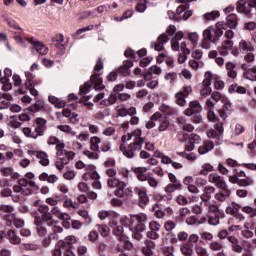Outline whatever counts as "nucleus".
Here are the masks:
<instances>
[{"label": "nucleus", "instance_id": "5", "mask_svg": "<svg viewBox=\"0 0 256 256\" xmlns=\"http://www.w3.org/2000/svg\"><path fill=\"white\" fill-rule=\"evenodd\" d=\"M91 87H93L95 91H103V89H105V85H103V78L97 74H93L90 80L80 87V95H87Z\"/></svg>", "mask_w": 256, "mask_h": 256}, {"label": "nucleus", "instance_id": "44", "mask_svg": "<svg viewBox=\"0 0 256 256\" xmlns=\"http://www.w3.org/2000/svg\"><path fill=\"white\" fill-rule=\"evenodd\" d=\"M229 93H238L239 95H245V93H247V88L239 86L238 84H232L229 87Z\"/></svg>", "mask_w": 256, "mask_h": 256}, {"label": "nucleus", "instance_id": "63", "mask_svg": "<svg viewBox=\"0 0 256 256\" xmlns=\"http://www.w3.org/2000/svg\"><path fill=\"white\" fill-rule=\"evenodd\" d=\"M3 221H5L7 227H11L15 221V214L10 213L3 216Z\"/></svg>", "mask_w": 256, "mask_h": 256}, {"label": "nucleus", "instance_id": "22", "mask_svg": "<svg viewBox=\"0 0 256 256\" xmlns=\"http://www.w3.org/2000/svg\"><path fill=\"white\" fill-rule=\"evenodd\" d=\"M28 155H36L37 159H40V165H43V167H47V165H49V158H47L48 156L45 152L29 150Z\"/></svg>", "mask_w": 256, "mask_h": 256}, {"label": "nucleus", "instance_id": "36", "mask_svg": "<svg viewBox=\"0 0 256 256\" xmlns=\"http://www.w3.org/2000/svg\"><path fill=\"white\" fill-rule=\"evenodd\" d=\"M183 189V184L181 182H171L165 188L166 193H174V191H181Z\"/></svg>", "mask_w": 256, "mask_h": 256}, {"label": "nucleus", "instance_id": "47", "mask_svg": "<svg viewBox=\"0 0 256 256\" xmlns=\"http://www.w3.org/2000/svg\"><path fill=\"white\" fill-rule=\"evenodd\" d=\"M52 215L62 221V227H65V213L61 212L59 207H53L51 210Z\"/></svg>", "mask_w": 256, "mask_h": 256}, {"label": "nucleus", "instance_id": "39", "mask_svg": "<svg viewBox=\"0 0 256 256\" xmlns=\"http://www.w3.org/2000/svg\"><path fill=\"white\" fill-rule=\"evenodd\" d=\"M239 50L243 51V53H249L250 51H255V47H253V44H251L250 42L241 40L239 42Z\"/></svg>", "mask_w": 256, "mask_h": 256}, {"label": "nucleus", "instance_id": "30", "mask_svg": "<svg viewBox=\"0 0 256 256\" xmlns=\"http://www.w3.org/2000/svg\"><path fill=\"white\" fill-rule=\"evenodd\" d=\"M215 191H217L215 186H211V185L205 186L203 189V195H202L203 203H205V201H209V199H211V197H213Z\"/></svg>", "mask_w": 256, "mask_h": 256}, {"label": "nucleus", "instance_id": "50", "mask_svg": "<svg viewBox=\"0 0 256 256\" xmlns=\"http://www.w3.org/2000/svg\"><path fill=\"white\" fill-rule=\"evenodd\" d=\"M251 185H253L252 177L246 176L238 180V187H251Z\"/></svg>", "mask_w": 256, "mask_h": 256}, {"label": "nucleus", "instance_id": "7", "mask_svg": "<svg viewBox=\"0 0 256 256\" xmlns=\"http://www.w3.org/2000/svg\"><path fill=\"white\" fill-rule=\"evenodd\" d=\"M130 229H136V231H145L147 229L148 217L145 213L135 214L130 216Z\"/></svg>", "mask_w": 256, "mask_h": 256}, {"label": "nucleus", "instance_id": "17", "mask_svg": "<svg viewBox=\"0 0 256 256\" xmlns=\"http://www.w3.org/2000/svg\"><path fill=\"white\" fill-rule=\"evenodd\" d=\"M233 45L234 43L232 40H224L221 43V46L218 47L219 55H221L222 57H227V55H229V52L232 51Z\"/></svg>", "mask_w": 256, "mask_h": 256}, {"label": "nucleus", "instance_id": "25", "mask_svg": "<svg viewBox=\"0 0 256 256\" xmlns=\"http://www.w3.org/2000/svg\"><path fill=\"white\" fill-rule=\"evenodd\" d=\"M213 149H215V143L207 140L198 148V153L199 155H207V153H209V151H213Z\"/></svg>", "mask_w": 256, "mask_h": 256}, {"label": "nucleus", "instance_id": "49", "mask_svg": "<svg viewBox=\"0 0 256 256\" xmlns=\"http://www.w3.org/2000/svg\"><path fill=\"white\" fill-rule=\"evenodd\" d=\"M225 211L227 215H232V217H235V219H238L239 221H243V219H245L243 214L237 213L232 206H228Z\"/></svg>", "mask_w": 256, "mask_h": 256}, {"label": "nucleus", "instance_id": "59", "mask_svg": "<svg viewBox=\"0 0 256 256\" xmlns=\"http://www.w3.org/2000/svg\"><path fill=\"white\" fill-rule=\"evenodd\" d=\"M26 82L25 87H31V85H35V75L31 72H25Z\"/></svg>", "mask_w": 256, "mask_h": 256}, {"label": "nucleus", "instance_id": "29", "mask_svg": "<svg viewBox=\"0 0 256 256\" xmlns=\"http://www.w3.org/2000/svg\"><path fill=\"white\" fill-rule=\"evenodd\" d=\"M237 67V65L233 62H227L226 63V73H227V77H229L230 79H236L237 78V70H235Z\"/></svg>", "mask_w": 256, "mask_h": 256}, {"label": "nucleus", "instance_id": "60", "mask_svg": "<svg viewBox=\"0 0 256 256\" xmlns=\"http://www.w3.org/2000/svg\"><path fill=\"white\" fill-rule=\"evenodd\" d=\"M180 251L182 255H185V256L193 255V248H191L189 244H183L182 246H180Z\"/></svg>", "mask_w": 256, "mask_h": 256}, {"label": "nucleus", "instance_id": "1", "mask_svg": "<svg viewBox=\"0 0 256 256\" xmlns=\"http://www.w3.org/2000/svg\"><path fill=\"white\" fill-rule=\"evenodd\" d=\"M143 132L141 129H136L132 133H128L122 136V144L120 145V151L127 159H133L141 149L145 140L141 137Z\"/></svg>", "mask_w": 256, "mask_h": 256}, {"label": "nucleus", "instance_id": "31", "mask_svg": "<svg viewBox=\"0 0 256 256\" xmlns=\"http://www.w3.org/2000/svg\"><path fill=\"white\" fill-rule=\"evenodd\" d=\"M48 100L52 105H54L57 109H62L61 114L65 117V101H60L59 98L55 96H49Z\"/></svg>", "mask_w": 256, "mask_h": 256}, {"label": "nucleus", "instance_id": "2", "mask_svg": "<svg viewBox=\"0 0 256 256\" xmlns=\"http://www.w3.org/2000/svg\"><path fill=\"white\" fill-rule=\"evenodd\" d=\"M223 24L217 23L215 26H210L203 32L202 49H211V43H215L219 37H223Z\"/></svg>", "mask_w": 256, "mask_h": 256}, {"label": "nucleus", "instance_id": "23", "mask_svg": "<svg viewBox=\"0 0 256 256\" xmlns=\"http://www.w3.org/2000/svg\"><path fill=\"white\" fill-rule=\"evenodd\" d=\"M2 177H11V179H19L21 175L13 169V167H2L0 168Z\"/></svg>", "mask_w": 256, "mask_h": 256}, {"label": "nucleus", "instance_id": "37", "mask_svg": "<svg viewBox=\"0 0 256 256\" xmlns=\"http://www.w3.org/2000/svg\"><path fill=\"white\" fill-rule=\"evenodd\" d=\"M65 229H69V227H71L72 225V229H81L82 224L79 220H74L71 222H69V220L71 219V216H69V214H65Z\"/></svg>", "mask_w": 256, "mask_h": 256}, {"label": "nucleus", "instance_id": "42", "mask_svg": "<svg viewBox=\"0 0 256 256\" xmlns=\"http://www.w3.org/2000/svg\"><path fill=\"white\" fill-rule=\"evenodd\" d=\"M39 181H47V183H55L57 181V176L52 174L49 175L46 172H43L38 177Z\"/></svg>", "mask_w": 256, "mask_h": 256}, {"label": "nucleus", "instance_id": "62", "mask_svg": "<svg viewBox=\"0 0 256 256\" xmlns=\"http://www.w3.org/2000/svg\"><path fill=\"white\" fill-rule=\"evenodd\" d=\"M0 83H2V89L4 91H11L13 89V84L7 78H0Z\"/></svg>", "mask_w": 256, "mask_h": 256}, {"label": "nucleus", "instance_id": "46", "mask_svg": "<svg viewBox=\"0 0 256 256\" xmlns=\"http://www.w3.org/2000/svg\"><path fill=\"white\" fill-rule=\"evenodd\" d=\"M254 205H255V208H253L251 206L242 207V212L246 213V215H249V217H251V219L256 217V198L254 199Z\"/></svg>", "mask_w": 256, "mask_h": 256}, {"label": "nucleus", "instance_id": "57", "mask_svg": "<svg viewBox=\"0 0 256 256\" xmlns=\"http://www.w3.org/2000/svg\"><path fill=\"white\" fill-rule=\"evenodd\" d=\"M95 229L98 233H100L102 237H107V235H109V228L107 227V225L97 224L95 226Z\"/></svg>", "mask_w": 256, "mask_h": 256}, {"label": "nucleus", "instance_id": "20", "mask_svg": "<svg viewBox=\"0 0 256 256\" xmlns=\"http://www.w3.org/2000/svg\"><path fill=\"white\" fill-rule=\"evenodd\" d=\"M135 191L137 192V195L139 197V206L142 209H144L147 206V203H149V197L147 196V191L141 188H135Z\"/></svg>", "mask_w": 256, "mask_h": 256}, {"label": "nucleus", "instance_id": "55", "mask_svg": "<svg viewBox=\"0 0 256 256\" xmlns=\"http://www.w3.org/2000/svg\"><path fill=\"white\" fill-rule=\"evenodd\" d=\"M187 97L183 96V94H181L180 92L175 94V101L176 104L179 105V107H185V105H187Z\"/></svg>", "mask_w": 256, "mask_h": 256}, {"label": "nucleus", "instance_id": "40", "mask_svg": "<svg viewBox=\"0 0 256 256\" xmlns=\"http://www.w3.org/2000/svg\"><path fill=\"white\" fill-rule=\"evenodd\" d=\"M237 14H229L226 17V26L229 27L230 29H235L237 27Z\"/></svg>", "mask_w": 256, "mask_h": 256}, {"label": "nucleus", "instance_id": "16", "mask_svg": "<svg viewBox=\"0 0 256 256\" xmlns=\"http://www.w3.org/2000/svg\"><path fill=\"white\" fill-rule=\"evenodd\" d=\"M35 130L34 133L37 137H43L45 135V131H47V120L45 118H36L35 119Z\"/></svg>", "mask_w": 256, "mask_h": 256}, {"label": "nucleus", "instance_id": "61", "mask_svg": "<svg viewBox=\"0 0 256 256\" xmlns=\"http://www.w3.org/2000/svg\"><path fill=\"white\" fill-rule=\"evenodd\" d=\"M64 36L62 34H56L54 37H52V42L55 43V45L58 47V49H61L63 47Z\"/></svg>", "mask_w": 256, "mask_h": 256}, {"label": "nucleus", "instance_id": "51", "mask_svg": "<svg viewBox=\"0 0 256 256\" xmlns=\"http://www.w3.org/2000/svg\"><path fill=\"white\" fill-rule=\"evenodd\" d=\"M157 123H159L158 131L160 133H163V131H167V128L170 125L169 120L163 119V114H161V120H157Z\"/></svg>", "mask_w": 256, "mask_h": 256}, {"label": "nucleus", "instance_id": "15", "mask_svg": "<svg viewBox=\"0 0 256 256\" xmlns=\"http://www.w3.org/2000/svg\"><path fill=\"white\" fill-rule=\"evenodd\" d=\"M166 43H169V35H167L166 33H163L160 36H158L156 42H152L150 44V47L152 49H155V51H163V49H165Z\"/></svg>", "mask_w": 256, "mask_h": 256}, {"label": "nucleus", "instance_id": "19", "mask_svg": "<svg viewBox=\"0 0 256 256\" xmlns=\"http://www.w3.org/2000/svg\"><path fill=\"white\" fill-rule=\"evenodd\" d=\"M155 242H153L152 240L146 239L144 240V245L142 247V253L145 256H153L155 251Z\"/></svg>", "mask_w": 256, "mask_h": 256}, {"label": "nucleus", "instance_id": "33", "mask_svg": "<svg viewBox=\"0 0 256 256\" xmlns=\"http://www.w3.org/2000/svg\"><path fill=\"white\" fill-rule=\"evenodd\" d=\"M228 241L231 243V249L234 253H243V247L239 245V240L235 236H229Z\"/></svg>", "mask_w": 256, "mask_h": 256}, {"label": "nucleus", "instance_id": "6", "mask_svg": "<svg viewBox=\"0 0 256 256\" xmlns=\"http://www.w3.org/2000/svg\"><path fill=\"white\" fill-rule=\"evenodd\" d=\"M236 10L242 15L256 17V0H239L236 3Z\"/></svg>", "mask_w": 256, "mask_h": 256}, {"label": "nucleus", "instance_id": "45", "mask_svg": "<svg viewBox=\"0 0 256 256\" xmlns=\"http://www.w3.org/2000/svg\"><path fill=\"white\" fill-rule=\"evenodd\" d=\"M213 171H215V167H213V165H211L210 163H204L201 166L199 175L207 176V175H209V173H213Z\"/></svg>", "mask_w": 256, "mask_h": 256}, {"label": "nucleus", "instance_id": "4", "mask_svg": "<svg viewBox=\"0 0 256 256\" xmlns=\"http://www.w3.org/2000/svg\"><path fill=\"white\" fill-rule=\"evenodd\" d=\"M65 117L68 119L71 123L75 124L77 123V117L79 115L75 113V109H77V95L75 94H69L67 96V101L65 102Z\"/></svg>", "mask_w": 256, "mask_h": 256}, {"label": "nucleus", "instance_id": "35", "mask_svg": "<svg viewBox=\"0 0 256 256\" xmlns=\"http://www.w3.org/2000/svg\"><path fill=\"white\" fill-rule=\"evenodd\" d=\"M102 141H101V138H99L98 136H93L90 138V149L91 151H94V152H98L100 151L101 149V145Z\"/></svg>", "mask_w": 256, "mask_h": 256}, {"label": "nucleus", "instance_id": "53", "mask_svg": "<svg viewBox=\"0 0 256 256\" xmlns=\"http://www.w3.org/2000/svg\"><path fill=\"white\" fill-rule=\"evenodd\" d=\"M204 77L205 79L202 82L203 87H211V81H213V79H216L213 73H211L210 71H207Z\"/></svg>", "mask_w": 256, "mask_h": 256}, {"label": "nucleus", "instance_id": "3", "mask_svg": "<svg viewBox=\"0 0 256 256\" xmlns=\"http://www.w3.org/2000/svg\"><path fill=\"white\" fill-rule=\"evenodd\" d=\"M47 143L48 145H56V155L58 160L56 161L55 165L59 171L63 170L65 167V162L63 161V159H65V157H63V153L65 151V143L61 142L59 138L55 136H50Z\"/></svg>", "mask_w": 256, "mask_h": 256}, {"label": "nucleus", "instance_id": "58", "mask_svg": "<svg viewBox=\"0 0 256 256\" xmlns=\"http://www.w3.org/2000/svg\"><path fill=\"white\" fill-rule=\"evenodd\" d=\"M83 179L84 181H89V179L93 181V179H101V176L99 175V173H97V171H93V172L84 173Z\"/></svg>", "mask_w": 256, "mask_h": 256}, {"label": "nucleus", "instance_id": "14", "mask_svg": "<svg viewBox=\"0 0 256 256\" xmlns=\"http://www.w3.org/2000/svg\"><path fill=\"white\" fill-rule=\"evenodd\" d=\"M33 217H34V225L36 226L37 235L39 237H45V235H47V228L43 225L44 222L43 220H41V216L39 215V213L34 212Z\"/></svg>", "mask_w": 256, "mask_h": 256}, {"label": "nucleus", "instance_id": "18", "mask_svg": "<svg viewBox=\"0 0 256 256\" xmlns=\"http://www.w3.org/2000/svg\"><path fill=\"white\" fill-rule=\"evenodd\" d=\"M116 111L118 117H127V115H137L136 107L127 108L125 106H117Z\"/></svg>", "mask_w": 256, "mask_h": 256}, {"label": "nucleus", "instance_id": "54", "mask_svg": "<svg viewBox=\"0 0 256 256\" xmlns=\"http://www.w3.org/2000/svg\"><path fill=\"white\" fill-rule=\"evenodd\" d=\"M210 251H213V253H219V251H223V244L221 242L212 241L209 244Z\"/></svg>", "mask_w": 256, "mask_h": 256}, {"label": "nucleus", "instance_id": "27", "mask_svg": "<svg viewBox=\"0 0 256 256\" xmlns=\"http://www.w3.org/2000/svg\"><path fill=\"white\" fill-rule=\"evenodd\" d=\"M45 109V102L43 100H37L34 105L29 106L24 111H29V113H39Z\"/></svg>", "mask_w": 256, "mask_h": 256}, {"label": "nucleus", "instance_id": "38", "mask_svg": "<svg viewBox=\"0 0 256 256\" xmlns=\"http://www.w3.org/2000/svg\"><path fill=\"white\" fill-rule=\"evenodd\" d=\"M7 239L12 245H19V243H21V238L17 236V232H15V230H8Z\"/></svg>", "mask_w": 256, "mask_h": 256}, {"label": "nucleus", "instance_id": "43", "mask_svg": "<svg viewBox=\"0 0 256 256\" xmlns=\"http://www.w3.org/2000/svg\"><path fill=\"white\" fill-rule=\"evenodd\" d=\"M244 79H248V81H256V66H252L243 73Z\"/></svg>", "mask_w": 256, "mask_h": 256}, {"label": "nucleus", "instance_id": "11", "mask_svg": "<svg viewBox=\"0 0 256 256\" xmlns=\"http://www.w3.org/2000/svg\"><path fill=\"white\" fill-rule=\"evenodd\" d=\"M203 111V106L199 100H192L189 102L188 108L184 110V115L186 117H193L194 114L201 113Z\"/></svg>", "mask_w": 256, "mask_h": 256}, {"label": "nucleus", "instance_id": "64", "mask_svg": "<svg viewBox=\"0 0 256 256\" xmlns=\"http://www.w3.org/2000/svg\"><path fill=\"white\" fill-rule=\"evenodd\" d=\"M219 17V11H212L204 14V19L206 21H215Z\"/></svg>", "mask_w": 256, "mask_h": 256}, {"label": "nucleus", "instance_id": "12", "mask_svg": "<svg viewBox=\"0 0 256 256\" xmlns=\"http://www.w3.org/2000/svg\"><path fill=\"white\" fill-rule=\"evenodd\" d=\"M149 231L146 232L148 239L157 240L159 239V231H161V224L157 221H151L148 224Z\"/></svg>", "mask_w": 256, "mask_h": 256}, {"label": "nucleus", "instance_id": "56", "mask_svg": "<svg viewBox=\"0 0 256 256\" xmlns=\"http://www.w3.org/2000/svg\"><path fill=\"white\" fill-rule=\"evenodd\" d=\"M219 219H221V214H212V215L210 214L208 216V225H214V226L219 225L220 223Z\"/></svg>", "mask_w": 256, "mask_h": 256}, {"label": "nucleus", "instance_id": "13", "mask_svg": "<svg viewBox=\"0 0 256 256\" xmlns=\"http://www.w3.org/2000/svg\"><path fill=\"white\" fill-rule=\"evenodd\" d=\"M25 41H28L39 55H47V53H49V48L42 42L35 40L33 37H26Z\"/></svg>", "mask_w": 256, "mask_h": 256}, {"label": "nucleus", "instance_id": "52", "mask_svg": "<svg viewBox=\"0 0 256 256\" xmlns=\"http://www.w3.org/2000/svg\"><path fill=\"white\" fill-rule=\"evenodd\" d=\"M61 249H65V241L63 240H59L56 245H55V249L52 252L53 256H61L63 255V253L61 252Z\"/></svg>", "mask_w": 256, "mask_h": 256}, {"label": "nucleus", "instance_id": "8", "mask_svg": "<svg viewBox=\"0 0 256 256\" xmlns=\"http://www.w3.org/2000/svg\"><path fill=\"white\" fill-rule=\"evenodd\" d=\"M109 226L112 229V233L117 237L123 235V226L119 224L120 216L117 212L112 211L109 218Z\"/></svg>", "mask_w": 256, "mask_h": 256}, {"label": "nucleus", "instance_id": "41", "mask_svg": "<svg viewBox=\"0 0 256 256\" xmlns=\"http://www.w3.org/2000/svg\"><path fill=\"white\" fill-rule=\"evenodd\" d=\"M217 55V50H212L209 52L208 57L210 59H215V63H217L219 67H223V65H225V59H223V57H217Z\"/></svg>", "mask_w": 256, "mask_h": 256}, {"label": "nucleus", "instance_id": "24", "mask_svg": "<svg viewBox=\"0 0 256 256\" xmlns=\"http://www.w3.org/2000/svg\"><path fill=\"white\" fill-rule=\"evenodd\" d=\"M147 171H149V169H147L146 167H138L134 169V172L137 175V179L141 182L148 181L151 173L147 174Z\"/></svg>", "mask_w": 256, "mask_h": 256}, {"label": "nucleus", "instance_id": "28", "mask_svg": "<svg viewBox=\"0 0 256 256\" xmlns=\"http://www.w3.org/2000/svg\"><path fill=\"white\" fill-rule=\"evenodd\" d=\"M230 196H231V189H229V188L220 189V192H217L215 194V199H216V201L223 203L224 201L227 200V197H230Z\"/></svg>", "mask_w": 256, "mask_h": 256}, {"label": "nucleus", "instance_id": "34", "mask_svg": "<svg viewBox=\"0 0 256 256\" xmlns=\"http://www.w3.org/2000/svg\"><path fill=\"white\" fill-rule=\"evenodd\" d=\"M157 121H161V113L155 112L145 124L146 129H153Z\"/></svg>", "mask_w": 256, "mask_h": 256}, {"label": "nucleus", "instance_id": "9", "mask_svg": "<svg viewBox=\"0 0 256 256\" xmlns=\"http://www.w3.org/2000/svg\"><path fill=\"white\" fill-rule=\"evenodd\" d=\"M208 181L212 185L216 186L217 189H228L229 185L227 184V181L225 180V177L219 175V173H211L208 175Z\"/></svg>", "mask_w": 256, "mask_h": 256}, {"label": "nucleus", "instance_id": "10", "mask_svg": "<svg viewBox=\"0 0 256 256\" xmlns=\"http://www.w3.org/2000/svg\"><path fill=\"white\" fill-rule=\"evenodd\" d=\"M38 212L41 214L40 219L42 222H46L47 225H55L53 220V213L49 211V206L43 204L38 207Z\"/></svg>", "mask_w": 256, "mask_h": 256}, {"label": "nucleus", "instance_id": "48", "mask_svg": "<svg viewBox=\"0 0 256 256\" xmlns=\"http://www.w3.org/2000/svg\"><path fill=\"white\" fill-rule=\"evenodd\" d=\"M154 157H156L157 159H161V163H163L164 165H169V163H171V158L163 154V152L161 151H155Z\"/></svg>", "mask_w": 256, "mask_h": 256}, {"label": "nucleus", "instance_id": "26", "mask_svg": "<svg viewBox=\"0 0 256 256\" xmlns=\"http://www.w3.org/2000/svg\"><path fill=\"white\" fill-rule=\"evenodd\" d=\"M107 185L111 189H117L119 187H127L128 184L127 182L121 181L120 179L114 177V178H108Z\"/></svg>", "mask_w": 256, "mask_h": 256}, {"label": "nucleus", "instance_id": "32", "mask_svg": "<svg viewBox=\"0 0 256 256\" xmlns=\"http://www.w3.org/2000/svg\"><path fill=\"white\" fill-rule=\"evenodd\" d=\"M205 207H208L209 213H213V215H221V219L225 217V213H223L220 209L219 206L215 204L209 203V201H204Z\"/></svg>", "mask_w": 256, "mask_h": 256}, {"label": "nucleus", "instance_id": "21", "mask_svg": "<svg viewBox=\"0 0 256 256\" xmlns=\"http://www.w3.org/2000/svg\"><path fill=\"white\" fill-rule=\"evenodd\" d=\"M131 67H133V61L126 60L123 62V65H121L118 68V73L122 75V77H128V75H131Z\"/></svg>", "mask_w": 256, "mask_h": 256}]
</instances>
